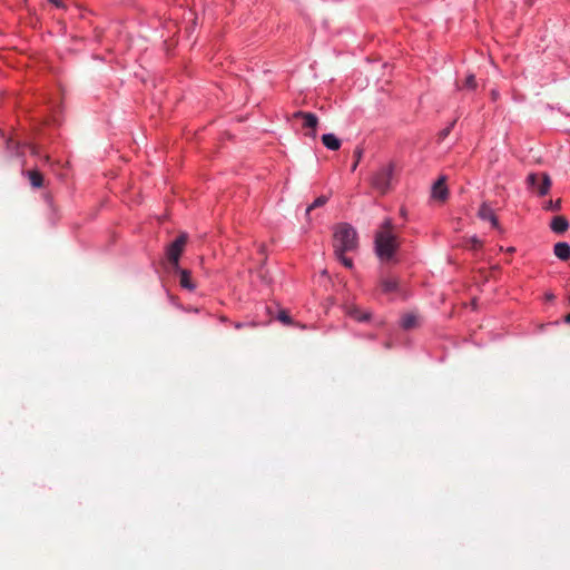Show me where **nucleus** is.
Instances as JSON below:
<instances>
[{
	"label": "nucleus",
	"instance_id": "f257e3e1",
	"mask_svg": "<svg viewBox=\"0 0 570 570\" xmlns=\"http://www.w3.org/2000/svg\"><path fill=\"white\" fill-rule=\"evenodd\" d=\"M393 228L392 220L386 218L375 235L376 254L383 261L391 259L399 247L397 237L393 233Z\"/></svg>",
	"mask_w": 570,
	"mask_h": 570
},
{
	"label": "nucleus",
	"instance_id": "f03ea898",
	"mask_svg": "<svg viewBox=\"0 0 570 570\" xmlns=\"http://www.w3.org/2000/svg\"><path fill=\"white\" fill-rule=\"evenodd\" d=\"M333 247L335 255H341V252H352L356 249V230L346 223L337 225L334 232Z\"/></svg>",
	"mask_w": 570,
	"mask_h": 570
},
{
	"label": "nucleus",
	"instance_id": "7ed1b4c3",
	"mask_svg": "<svg viewBox=\"0 0 570 570\" xmlns=\"http://www.w3.org/2000/svg\"><path fill=\"white\" fill-rule=\"evenodd\" d=\"M395 170L394 163L382 165L371 177V185L382 195L386 194L392 187L393 175Z\"/></svg>",
	"mask_w": 570,
	"mask_h": 570
},
{
	"label": "nucleus",
	"instance_id": "20e7f679",
	"mask_svg": "<svg viewBox=\"0 0 570 570\" xmlns=\"http://www.w3.org/2000/svg\"><path fill=\"white\" fill-rule=\"evenodd\" d=\"M529 189L539 196H546L551 188L552 181L547 173L535 174L531 173L525 179Z\"/></svg>",
	"mask_w": 570,
	"mask_h": 570
},
{
	"label": "nucleus",
	"instance_id": "39448f33",
	"mask_svg": "<svg viewBox=\"0 0 570 570\" xmlns=\"http://www.w3.org/2000/svg\"><path fill=\"white\" fill-rule=\"evenodd\" d=\"M187 240L188 235L186 233H181L170 245H168L166 255L171 269H178L179 257L184 252Z\"/></svg>",
	"mask_w": 570,
	"mask_h": 570
},
{
	"label": "nucleus",
	"instance_id": "423d86ee",
	"mask_svg": "<svg viewBox=\"0 0 570 570\" xmlns=\"http://www.w3.org/2000/svg\"><path fill=\"white\" fill-rule=\"evenodd\" d=\"M293 117L303 119V128L308 130L305 132L306 136L316 138L318 118L315 114L306 111H296L294 112Z\"/></svg>",
	"mask_w": 570,
	"mask_h": 570
},
{
	"label": "nucleus",
	"instance_id": "0eeeda50",
	"mask_svg": "<svg viewBox=\"0 0 570 570\" xmlns=\"http://www.w3.org/2000/svg\"><path fill=\"white\" fill-rule=\"evenodd\" d=\"M345 313L357 322H366L371 318V313L368 311H364L354 304L345 305Z\"/></svg>",
	"mask_w": 570,
	"mask_h": 570
},
{
	"label": "nucleus",
	"instance_id": "6e6552de",
	"mask_svg": "<svg viewBox=\"0 0 570 570\" xmlns=\"http://www.w3.org/2000/svg\"><path fill=\"white\" fill-rule=\"evenodd\" d=\"M445 176H441L432 187V197L438 200L444 202L448 198L449 191L446 187Z\"/></svg>",
	"mask_w": 570,
	"mask_h": 570
},
{
	"label": "nucleus",
	"instance_id": "1a4fd4ad",
	"mask_svg": "<svg viewBox=\"0 0 570 570\" xmlns=\"http://www.w3.org/2000/svg\"><path fill=\"white\" fill-rule=\"evenodd\" d=\"M478 216L482 220H489L493 228H497V229L500 228L499 220H498L493 209L487 203H483L480 206Z\"/></svg>",
	"mask_w": 570,
	"mask_h": 570
},
{
	"label": "nucleus",
	"instance_id": "9d476101",
	"mask_svg": "<svg viewBox=\"0 0 570 570\" xmlns=\"http://www.w3.org/2000/svg\"><path fill=\"white\" fill-rule=\"evenodd\" d=\"M171 271L179 275V284L181 287H184L188 291L195 289V284L191 281V274L189 271L183 269L179 266H178V269H171Z\"/></svg>",
	"mask_w": 570,
	"mask_h": 570
},
{
	"label": "nucleus",
	"instance_id": "9b49d317",
	"mask_svg": "<svg viewBox=\"0 0 570 570\" xmlns=\"http://www.w3.org/2000/svg\"><path fill=\"white\" fill-rule=\"evenodd\" d=\"M553 254L561 261L570 259V245L566 242H559L553 247Z\"/></svg>",
	"mask_w": 570,
	"mask_h": 570
},
{
	"label": "nucleus",
	"instance_id": "f8f14e48",
	"mask_svg": "<svg viewBox=\"0 0 570 570\" xmlns=\"http://www.w3.org/2000/svg\"><path fill=\"white\" fill-rule=\"evenodd\" d=\"M550 227L554 233L562 234L568 229L569 223L564 216H554L551 220Z\"/></svg>",
	"mask_w": 570,
	"mask_h": 570
},
{
	"label": "nucleus",
	"instance_id": "ddd939ff",
	"mask_svg": "<svg viewBox=\"0 0 570 570\" xmlns=\"http://www.w3.org/2000/svg\"><path fill=\"white\" fill-rule=\"evenodd\" d=\"M322 142L331 150H337L341 147L340 139L334 134H325L322 136Z\"/></svg>",
	"mask_w": 570,
	"mask_h": 570
},
{
	"label": "nucleus",
	"instance_id": "4468645a",
	"mask_svg": "<svg viewBox=\"0 0 570 570\" xmlns=\"http://www.w3.org/2000/svg\"><path fill=\"white\" fill-rule=\"evenodd\" d=\"M28 177L30 180V184L35 188H40L43 185V176L39 170H29Z\"/></svg>",
	"mask_w": 570,
	"mask_h": 570
},
{
	"label": "nucleus",
	"instance_id": "2eb2a0df",
	"mask_svg": "<svg viewBox=\"0 0 570 570\" xmlns=\"http://www.w3.org/2000/svg\"><path fill=\"white\" fill-rule=\"evenodd\" d=\"M417 325V316L415 314H406L401 320V326L404 330L414 328Z\"/></svg>",
	"mask_w": 570,
	"mask_h": 570
},
{
	"label": "nucleus",
	"instance_id": "dca6fc26",
	"mask_svg": "<svg viewBox=\"0 0 570 570\" xmlns=\"http://www.w3.org/2000/svg\"><path fill=\"white\" fill-rule=\"evenodd\" d=\"M382 288L385 293H392L396 291L399 282L396 278L389 277L381 282Z\"/></svg>",
	"mask_w": 570,
	"mask_h": 570
},
{
	"label": "nucleus",
	"instance_id": "f3484780",
	"mask_svg": "<svg viewBox=\"0 0 570 570\" xmlns=\"http://www.w3.org/2000/svg\"><path fill=\"white\" fill-rule=\"evenodd\" d=\"M328 200V197L325 195H322L317 197L307 208H306V216L309 215L311 210L324 206Z\"/></svg>",
	"mask_w": 570,
	"mask_h": 570
},
{
	"label": "nucleus",
	"instance_id": "a211bd4d",
	"mask_svg": "<svg viewBox=\"0 0 570 570\" xmlns=\"http://www.w3.org/2000/svg\"><path fill=\"white\" fill-rule=\"evenodd\" d=\"M454 125H455V120H453L448 127H445L444 129H442L439 132V141L444 140L450 135V132L453 129Z\"/></svg>",
	"mask_w": 570,
	"mask_h": 570
},
{
	"label": "nucleus",
	"instance_id": "6ab92c4d",
	"mask_svg": "<svg viewBox=\"0 0 570 570\" xmlns=\"http://www.w3.org/2000/svg\"><path fill=\"white\" fill-rule=\"evenodd\" d=\"M277 320L286 325L292 324V320H291L288 313L284 309L278 312Z\"/></svg>",
	"mask_w": 570,
	"mask_h": 570
},
{
	"label": "nucleus",
	"instance_id": "aec40b11",
	"mask_svg": "<svg viewBox=\"0 0 570 570\" xmlns=\"http://www.w3.org/2000/svg\"><path fill=\"white\" fill-rule=\"evenodd\" d=\"M464 87L468 88V89H475L476 88V81H475L474 75L471 73V75H469L465 78Z\"/></svg>",
	"mask_w": 570,
	"mask_h": 570
},
{
	"label": "nucleus",
	"instance_id": "412c9836",
	"mask_svg": "<svg viewBox=\"0 0 570 570\" xmlns=\"http://www.w3.org/2000/svg\"><path fill=\"white\" fill-rule=\"evenodd\" d=\"M344 253L345 252H341L340 254L341 255H335L337 257V259H340L342 262V264L347 267V268H352L353 266V262L351 258L344 256Z\"/></svg>",
	"mask_w": 570,
	"mask_h": 570
},
{
	"label": "nucleus",
	"instance_id": "4be33fe9",
	"mask_svg": "<svg viewBox=\"0 0 570 570\" xmlns=\"http://www.w3.org/2000/svg\"><path fill=\"white\" fill-rule=\"evenodd\" d=\"M560 207H561V200L558 199L554 203L552 200L548 202L547 205L544 206V209H547V210H559Z\"/></svg>",
	"mask_w": 570,
	"mask_h": 570
},
{
	"label": "nucleus",
	"instance_id": "5701e85b",
	"mask_svg": "<svg viewBox=\"0 0 570 570\" xmlns=\"http://www.w3.org/2000/svg\"><path fill=\"white\" fill-rule=\"evenodd\" d=\"M362 153H363V151H362V149H361V148H356V149L354 150V156H355L354 161H355V163H354V164H353V166H352V170H353V171L356 169V167H357V165H358V163H360V160H361V158H362Z\"/></svg>",
	"mask_w": 570,
	"mask_h": 570
},
{
	"label": "nucleus",
	"instance_id": "b1692460",
	"mask_svg": "<svg viewBox=\"0 0 570 570\" xmlns=\"http://www.w3.org/2000/svg\"><path fill=\"white\" fill-rule=\"evenodd\" d=\"M469 242L472 249H480L482 247V242L475 236L471 237Z\"/></svg>",
	"mask_w": 570,
	"mask_h": 570
},
{
	"label": "nucleus",
	"instance_id": "393cba45",
	"mask_svg": "<svg viewBox=\"0 0 570 570\" xmlns=\"http://www.w3.org/2000/svg\"><path fill=\"white\" fill-rule=\"evenodd\" d=\"M50 2H52L56 7L58 8H63V3L60 1V0H49Z\"/></svg>",
	"mask_w": 570,
	"mask_h": 570
},
{
	"label": "nucleus",
	"instance_id": "a878e982",
	"mask_svg": "<svg viewBox=\"0 0 570 570\" xmlns=\"http://www.w3.org/2000/svg\"><path fill=\"white\" fill-rule=\"evenodd\" d=\"M564 321H566L568 324H570V313H569L568 315H566Z\"/></svg>",
	"mask_w": 570,
	"mask_h": 570
},
{
	"label": "nucleus",
	"instance_id": "bb28decb",
	"mask_svg": "<svg viewBox=\"0 0 570 570\" xmlns=\"http://www.w3.org/2000/svg\"><path fill=\"white\" fill-rule=\"evenodd\" d=\"M498 92L495 90L492 91L493 99H497Z\"/></svg>",
	"mask_w": 570,
	"mask_h": 570
},
{
	"label": "nucleus",
	"instance_id": "cd10ccee",
	"mask_svg": "<svg viewBox=\"0 0 570 570\" xmlns=\"http://www.w3.org/2000/svg\"><path fill=\"white\" fill-rule=\"evenodd\" d=\"M235 327H236V328H242V327H243V324H242V323H236V324H235Z\"/></svg>",
	"mask_w": 570,
	"mask_h": 570
},
{
	"label": "nucleus",
	"instance_id": "c85d7f7f",
	"mask_svg": "<svg viewBox=\"0 0 570 570\" xmlns=\"http://www.w3.org/2000/svg\"><path fill=\"white\" fill-rule=\"evenodd\" d=\"M508 252H509V253H513V252H514V247H510V248L508 249Z\"/></svg>",
	"mask_w": 570,
	"mask_h": 570
}]
</instances>
